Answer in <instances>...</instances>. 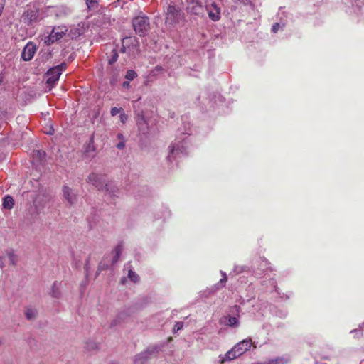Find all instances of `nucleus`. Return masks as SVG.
Listing matches in <instances>:
<instances>
[{
	"mask_svg": "<svg viewBox=\"0 0 364 364\" xmlns=\"http://www.w3.org/2000/svg\"><path fill=\"white\" fill-rule=\"evenodd\" d=\"M133 28L138 35L144 36L150 29V23L147 16H139L132 20Z\"/></svg>",
	"mask_w": 364,
	"mask_h": 364,
	"instance_id": "f257e3e1",
	"label": "nucleus"
},
{
	"mask_svg": "<svg viewBox=\"0 0 364 364\" xmlns=\"http://www.w3.org/2000/svg\"><path fill=\"white\" fill-rule=\"evenodd\" d=\"M68 28L65 26H60L54 27L50 33L45 37L44 43L47 46H50L54 43L61 39L67 33Z\"/></svg>",
	"mask_w": 364,
	"mask_h": 364,
	"instance_id": "f03ea898",
	"label": "nucleus"
},
{
	"mask_svg": "<svg viewBox=\"0 0 364 364\" xmlns=\"http://www.w3.org/2000/svg\"><path fill=\"white\" fill-rule=\"evenodd\" d=\"M121 51L122 53H127L130 56L135 55L139 51L136 38L134 37H126L123 38Z\"/></svg>",
	"mask_w": 364,
	"mask_h": 364,
	"instance_id": "7ed1b4c3",
	"label": "nucleus"
},
{
	"mask_svg": "<svg viewBox=\"0 0 364 364\" xmlns=\"http://www.w3.org/2000/svg\"><path fill=\"white\" fill-rule=\"evenodd\" d=\"M205 8L208 17L213 21H217L220 18V7L213 0H204Z\"/></svg>",
	"mask_w": 364,
	"mask_h": 364,
	"instance_id": "20e7f679",
	"label": "nucleus"
},
{
	"mask_svg": "<svg viewBox=\"0 0 364 364\" xmlns=\"http://www.w3.org/2000/svg\"><path fill=\"white\" fill-rule=\"evenodd\" d=\"M67 65L61 63L51 69L47 73V84L53 86L58 80L62 72L65 70Z\"/></svg>",
	"mask_w": 364,
	"mask_h": 364,
	"instance_id": "39448f33",
	"label": "nucleus"
},
{
	"mask_svg": "<svg viewBox=\"0 0 364 364\" xmlns=\"http://www.w3.org/2000/svg\"><path fill=\"white\" fill-rule=\"evenodd\" d=\"M187 9L195 15L203 16L205 10L204 0H191L188 3Z\"/></svg>",
	"mask_w": 364,
	"mask_h": 364,
	"instance_id": "423d86ee",
	"label": "nucleus"
},
{
	"mask_svg": "<svg viewBox=\"0 0 364 364\" xmlns=\"http://www.w3.org/2000/svg\"><path fill=\"white\" fill-rule=\"evenodd\" d=\"M185 154H186L185 148L181 143L173 144L170 146V151L167 159L168 161H172L179 158L181 155Z\"/></svg>",
	"mask_w": 364,
	"mask_h": 364,
	"instance_id": "0eeeda50",
	"label": "nucleus"
},
{
	"mask_svg": "<svg viewBox=\"0 0 364 364\" xmlns=\"http://www.w3.org/2000/svg\"><path fill=\"white\" fill-rule=\"evenodd\" d=\"M38 12L36 9L26 10L21 16V21L28 26H32L38 22Z\"/></svg>",
	"mask_w": 364,
	"mask_h": 364,
	"instance_id": "6e6552de",
	"label": "nucleus"
},
{
	"mask_svg": "<svg viewBox=\"0 0 364 364\" xmlns=\"http://www.w3.org/2000/svg\"><path fill=\"white\" fill-rule=\"evenodd\" d=\"M96 147L94 143V134H92L88 141L84 144L82 152L86 158H93L95 156Z\"/></svg>",
	"mask_w": 364,
	"mask_h": 364,
	"instance_id": "1a4fd4ad",
	"label": "nucleus"
},
{
	"mask_svg": "<svg viewBox=\"0 0 364 364\" xmlns=\"http://www.w3.org/2000/svg\"><path fill=\"white\" fill-rule=\"evenodd\" d=\"M157 351V348L153 347L139 353L134 358V364H144L150 358L151 355Z\"/></svg>",
	"mask_w": 364,
	"mask_h": 364,
	"instance_id": "9d476101",
	"label": "nucleus"
},
{
	"mask_svg": "<svg viewBox=\"0 0 364 364\" xmlns=\"http://www.w3.org/2000/svg\"><path fill=\"white\" fill-rule=\"evenodd\" d=\"M87 181L95 186L99 190L102 189L106 183L105 177L101 174L95 173H91L88 176Z\"/></svg>",
	"mask_w": 364,
	"mask_h": 364,
	"instance_id": "9b49d317",
	"label": "nucleus"
},
{
	"mask_svg": "<svg viewBox=\"0 0 364 364\" xmlns=\"http://www.w3.org/2000/svg\"><path fill=\"white\" fill-rule=\"evenodd\" d=\"M180 11L175 6H168L166 12V23L173 24L178 21L180 18Z\"/></svg>",
	"mask_w": 364,
	"mask_h": 364,
	"instance_id": "f8f14e48",
	"label": "nucleus"
},
{
	"mask_svg": "<svg viewBox=\"0 0 364 364\" xmlns=\"http://www.w3.org/2000/svg\"><path fill=\"white\" fill-rule=\"evenodd\" d=\"M37 50L36 46L32 43H28L23 49L21 57L25 61L31 60Z\"/></svg>",
	"mask_w": 364,
	"mask_h": 364,
	"instance_id": "ddd939ff",
	"label": "nucleus"
},
{
	"mask_svg": "<svg viewBox=\"0 0 364 364\" xmlns=\"http://www.w3.org/2000/svg\"><path fill=\"white\" fill-rule=\"evenodd\" d=\"M251 345V339L243 340L234 346L235 350H236L237 353V354L240 356L250 348Z\"/></svg>",
	"mask_w": 364,
	"mask_h": 364,
	"instance_id": "4468645a",
	"label": "nucleus"
},
{
	"mask_svg": "<svg viewBox=\"0 0 364 364\" xmlns=\"http://www.w3.org/2000/svg\"><path fill=\"white\" fill-rule=\"evenodd\" d=\"M63 193L64 198L68 201L70 205H73L77 201V196L73 193L72 188L67 186H63Z\"/></svg>",
	"mask_w": 364,
	"mask_h": 364,
	"instance_id": "2eb2a0df",
	"label": "nucleus"
},
{
	"mask_svg": "<svg viewBox=\"0 0 364 364\" xmlns=\"http://www.w3.org/2000/svg\"><path fill=\"white\" fill-rule=\"evenodd\" d=\"M104 188L110 197H117L119 193V188L112 183H106Z\"/></svg>",
	"mask_w": 364,
	"mask_h": 364,
	"instance_id": "dca6fc26",
	"label": "nucleus"
},
{
	"mask_svg": "<svg viewBox=\"0 0 364 364\" xmlns=\"http://www.w3.org/2000/svg\"><path fill=\"white\" fill-rule=\"evenodd\" d=\"M237 351L235 350V348L233 347L230 350L226 353L224 357L222 358L220 360V364H223L225 361H230L239 357L240 355H237Z\"/></svg>",
	"mask_w": 364,
	"mask_h": 364,
	"instance_id": "f3484780",
	"label": "nucleus"
},
{
	"mask_svg": "<svg viewBox=\"0 0 364 364\" xmlns=\"http://www.w3.org/2000/svg\"><path fill=\"white\" fill-rule=\"evenodd\" d=\"M136 123L139 127V129L141 132H145L146 129L148 128L146 125V119L145 118V115H138Z\"/></svg>",
	"mask_w": 364,
	"mask_h": 364,
	"instance_id": "a211bd4d",
	"label": "nucleus"
},
{
	"mask_svg": "<svg viewBox=\"0 0 364 364\" xmlns=\"http://www.w3.org/2000/svg\"><path fill=\"white\" fill-rule=\"evenodd\" d=\"M50 294L53 298L59 299L60 297L61 292L60 290L59 284L57 282H55L53 284Z\"/></svg>",
	"mask_w": 364,
	"mask_h": 364,
	"instance_id": "6ab92c4d",
	"label": "nucleus"
},
{
	"mask_svg": "<svg viewBox=\"0 0 364 364\" xmlns=\"http://www.w3.org/2000/svg\"><path fill=\"white\" fill-rule=\"evenodd\" d=\"M14 205V200L11 196H7L4 197L3 200V207L6 209H11Z\"/></svg>",
	"mask_w": 364,
	"mask_h": 364,
	"instance_id": "aec40b11",
	"label": "nucleus"
},
{
	"mask_svg": "<svg viewBox=\"0 0 364 364\" xmlns=\"http://www.w3.org/2000/svg\"><path fill=\"white\" fill-rule=\"evenodd\" d=\"M84 348L88 352H93L98 350V344L93 341H88L85 343Z\"/></svg>",
	"mask_w": 364,
	"mask_h": 364,
	"instance_id": "412c9836",
	"label": "nucleus"
},
{
	"mask_svg": "<svg viewBox=\"0 0 364 364\" xmlns=\"http://www.w3.org/2000/svg\"><path fill=\"white\" fill-rule=\"evenodd\" d=\"M24 314L27 319L32 320L36 317L37 311L35 309L27 308L24 311Z\"/></svg>",
	"mask_w": 364,
	"mask_h": 364,
	"instance_id": "4be33fe9",
	"label": "nucleus"
},
{
	"mask_svg": "<svg viewBox=\"0 0 364 364\" xmlns=\"http://www.w3.org/2000/svg\"><path fill=\"white\" fill-rule=\"evenodd\" d=\"M288 361H289V360L287 358L278 357V358L269 360L266 363L267 364H286L288 363Z\"/></svg>",
	"mask_w": 364,
	"mask_h": 364,
	"instance_id": "5701e85b",
	"label": "nucleus"
},
{
	"mask_svg": "<svg viewBox=\"0 0 364 364\" xmlns=\"http://www.w3.org/2000/svg\"><path fill=\"white\" fill-rule=\"evenodd\" d=\"M239 324L238 320L236 317H228V325L232 327H237Z\"/></svg>",
	"mask_w": 364,
	"mask_h": 364,
	"instance_id": "b1692460",
	"label": "nucleus"
},
{
	"mask_svg": "<svg viewBox=\"0 0 364 364\" xmlns=\"http://www.w3.org/2000/svg\"><path fill=\"white\" fill-rule=\"evenodd\" d=\"M128 277L135 283L137 282L139 279V276L132 269L129 270Z\"/></svg>",
	"mask_w": 364,
	"mask_h": 364,
	"instance_id": "393cba45",
	"label": "nucleus"
},
{
	"mask_svg": "<svg viewBox=\"0 0 364 364\" xmlns=\"http://www.w3.org/2000/svg\"><path fill=\"white\" fill-rule=\"evenodd\" d=\"M122 250H123V247H122V245L121 244H119V245H117L114 247V250H113V252H113V254H114L115 256H117V257H120V255H121V254H122Z\"/></svg>",
	"mask_w": 364,
	"mask_h": 364,
	"instance_id": "a878e982",
	"label": "nucleus"
},
{
	"mask_svg": "<svg viewBox=\"0 0 364 364\" xmlns=\"http://www.w3.org/2000/svg\"><path fill=\"white\" fill-rule=\"evenodd\" d=\"M137 76V74L135 71L132 70H129L127 72V74L125 75V78L128 80H132Z\"/></svg>",
	"mask_w": 364,
	"mask_h": 364,
	"instance_id": "bb28decb",
	"label": "nucleus"
},
{
	"mask_svg": "<svg viewBox=\"0 0 364 364\" xmlns=\"http://www.w3.org/2000/svg\"><path fill=\"white\" fill-rule=\"evenodd\" d=\"M7 258H8L9 262L11 264H13V265L16 264V256L13 253L9 252L8 254Z\"/></svg>",
	"mask_w": 364,
	"mask_h": 364,
	"instance_id": "cd10ccee",
	"label": "nucleus"
},
{
	"mask_svg": "<svg viewBox=\"0 0 364 364\" xmlns=\"http://www.w3.org/2000/svg\"><path fill=\"white\" fill-rule=\"evenodd\" d=\"M87 6L91 8H95L97 6L98 0H86Z\"/></svg>",
	"mask_w": 364,
	"mask_h": 364,
	"instance_id": "c85d7f7f",
	"label": "nucleus"
},
{
	"mask_svg": "<svg viewBox=\"0 0 364 364\" xmlns=\"http://www.w3.org/2000/svg\"><path fill=\"white\" fill-rule=\"evenodd\" d=\"M183 326V322H181V321L176 322L173 327V332L174 333H176L178 331L182 329Z\"/></svg>",
	"mask_w": 364,
	"mask_h": 364,
	"instance_id": "c756f323",
	"label": "nucleus"
},
{
	"mask_svg": "<svg viewBox=\"0 0 364 364\" xmlns=\"http://www.w3.org/2000/svg\"><path fill=\"white\" fill-rule=\"evenodd\" d=\"M112 53H113L112 55L109 60V64H113L114 63H115L117 60V58H118L117 53L115 50H113Z\"/></svg>",
	"mask_w": 364,
	"mask_h": 364,
	"instance_id": "7c9ffc66",
	"label": "nucleus"
},
{
	"mask_svg": "<svg viewBox=\"0 0 364 364\" xmlns=\"http://www.w3.org/2000/svg\"><path fill=\"white\" fill-rule=\"evenodd\" d=\"M46 134L49 135H53L54 134V129L52 125H50L48 129H45L43 131Z\"/></svg>",
	"mask_w": 364,
	"mask_h": 364,
	"instance_id": "2f4dec72",
	"label": "nucleus"
},
{
	"mask_svg": "<svg viewBox=\"0 0 364 364\" xmlns=\"http://www.w3.org/2000/svg\"><path fill=\"white\" fill-rule=\"evenodd\" d=\"M279 28V24L278 23H275L272 26V31L273 33H277L278 31Z\"/></svg>",
	"mask_w": 364,
	"mask_h": 364,
	"instance_id": "473e14b6",
	"label": "nucleus"
},
{
	"mask_svg": "<svg viewBox=\"0 0 364 364\" xmlns=\"http://www.w3.org/2000/svg\"><path fill=\"white\" fill-rule=\"evenodd\" d=\"M122 112V108L113 107L111 109L110 114H119Z\"/></svg>",
	"mask_w": 364,
	"mask_h": 364,
	"instance_id": "72a5a7b5",
	"label": "nucleus"
},
{
	"mask_svg": "<svg viewBox=\"0 0 364 364\" xmlns=\"http://www.w3.org/2000/svg\"><path fill=\"white\" fill-rule=\"evenodd\" d=\"M36 154L40 158V159L41 160L44 156H45V154L46 153L44 151H36Z\"/></svg>",
	"mask_w": 364,
	"mask_h": 364,
	"instance_id": "f704fd0d",
	"label": "nucleus"
},
{
	"mask_svg": "<svg viewBox=\"0 0 364 364\" xmlns=\"http://www.w3.org/2000/svg\"><path fill=\"white\" fill-rule=\"evenodd\" d=\"M117 148L119 149H123L125 146V143L124 141H120L116 145Z\"/></svg>",
	"mask_w": 364,
	"mask_h": 364,
	"instance_id": "c9c22d12",
	"label": "nucleus"
},
{
	"mask_svg": "<svg viewBox=\"0 0 364 364\" xmlns=\"http://www.w3.org/2000/svg\"><path fill=\"white\" fill-rule=\"evenodd\" d=\"M5 5V0H0V14H1Z\"/></svg>",
	"mask_w": 364,
	"mask_h": 364,
	"instance_id": "e433bc0d",
	"label": "nucleus"
},
{
	"mask_svg": "<svg viewBox=\"0 0 364 364\" xmlns=\"http://www.w3.org/2000/svg\"><path fill=\"white\" fill-rule=\"evenodd\" d=\"M127 119V115H120V120L122 123H124L126 120Z\"/></svg>",
	"mask_w": 364,
	"mask_h": 364,
	"instance_id": "4c0bfd02",
	"label": "nucleus"
},
{
	"mask_svg": "<svg viewBox=\"0 0 364 364\" xmlns=\"http://www.w3.org/2000/svg\"><path fill=\"white\" fill-rule=\"evenodd\" d=\"M227 279H228L227 276H226V274L224 273V274H223V278L220 279V282H221V283H225V282H226Z\"/></svg>",
	"mask_w": 364,
	"mask_h": 364,
	"instance_id": "58836bf2",
	"label": "nucleus"
},
{
	"mask_svg": "<svg viewBox=\"0 0 364 364\" xmlns=\"http://www.w3.org/2000/svg\"><path fill=\"white\" fill-rule=\"evenodd\" d=\"M4 267H5V264L3 261V258L1 257L0 258V267H1V269H3Z\"/></svg>",
	"mask_w": 364,
	"mask_h": 364,
	"instance_id": "ea45409f",
	"label": "nucleus"
},
{
	"mask_svg": "<svg viewBox=\"0 0 364 364\" xmlns=\"http://www.w3.org/2000/svg\"><path fill=\"white\" fill-rule=\"evenodd\" d=\"M119 257H117V256L114 255L112 259V263L114 264L119 260Z\"/></svg>",
	"mask_w": 364,
	"mask_h": 364,
	"instance_id": "a19ab883",
	"label": "nucleus"
},
{
	"mask_svg": "<svg viewBox=\"0 0 364 364\" xmlns=\"http://www.w3.org/2000/svg\"><path fill=\"white\" fill-rule=\"evenodd\" d=\"M122 86L124 87L128 88L129 87V82H124L122 84Z\"/></svg>",
	"mask_w": 364,
	"mask_h": 364,
	"instance_id": "79ce46f5",
	"label": "nucleus"
},
{
	"mask_svg": "<svg viewBox=\"0 0 364 364\" xmlns=\"http://www.w3.org/2000/svg\"><path fill=\"white\" fill-rule=\"evenodd\" d=\"M117 138L119 139H122V141L124 140V137H123V135L122 134H118Z\"/></svg>",
	"mask_w": 364,
	"mask_h": 364,
	"instance_id": "37998d69",
	"label": "nucleus"
},
{
	"mask_svg": "<svg viewBox=\"0 0 364 364\" xmlns=\"http://www.w3.org/2000/svg\"><path fill=\"white\" fill-rule=\"evenodd\" d=\"M3 79H4V76L1 74H0V85L2 83Z\"/></svg>",
	"mask_w": 364,
	"mask_h": 364,
	"instance_id": "c03bdc74",
	"label": "nucleus"
},
{
	"mask_svg": "<svg viewBox=\"0 0 364 364\" xmlns=\"http://www.w3.org/2000/svg\"><path fill=\"white\" fill-rule=\"evenodd\" d=\"M85 269L86 272L88 271V265H87V264L85 265Z\"/></svg>",
	"mask_w": 364,
	"mask_h": 364,
	"instance_id": "a18cd8bd",
	"label": "nucleus"
},
{
	"mask_svg": "<svg viewBox=\"0 0 364 364\" xmlns=\"http://www.w3.org/2000/svg\"><path fill=\"white\" fill-rule=\"evenodd\" d=\"M235 308L236 309V310H237V311H239V309H240V307H239V306H235Z\"/></svg>",
	"mask_w": 364,
	"mask_h": 364,
	"instance_id": "49530a36",
	"label": "nucleus"
},
{
	"mask_svg": "<svg viewBox=\"0 0 364 364\" xmlns=\"http://www.w3.org/2000/svg\"><path fill=\"white\" fill-rule=\"evenodd\" d=\"M3 343L2 339L0 338V346Z\"/></svg>",
	"mask_w": 364,
	"mask_h": 364,
	"instance_id": "de8ad7c7",
	"label": "nucleus"
},
{
	"mask_svg": "<svg viewBox=\"0 0 364 364\" xmlns=\"http://www.w3.org/2000/svg\"><path fill=\"white\" fill-rule=\"evenodd\" d=\"M360 364H364V359L360 361Z\"/></svg>",
	"mask_w": 364,
	"mask_h": 364,
	"instance_id": "09e8293b",
	"label": "nucleus"
},
{
	"mask_svg": "<svg viewBox=\"0 0 364 364\" xmlns=\"http://www.w3.org/2000/svg\"><path fill=\"white\" fill-rule=\"evenodd\" d=\"M171 340H172V338H171V337H170V338H168V341H171Z\"/></svg>",
	"mask_w": 364,
	"mask_h": 364,
	"instance_id": "8fccbe9b",
	"label": "nucleus"
}]
</instances>
